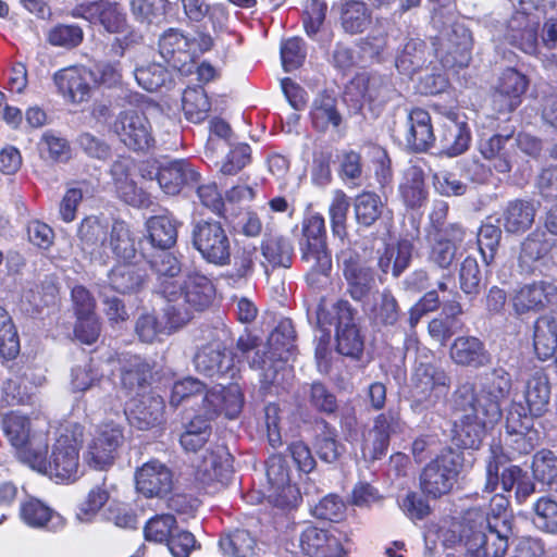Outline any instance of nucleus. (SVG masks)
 <instances>
[{
    "label": "nucleus",
    "instance_id": "obj_1",
    "mask_svg": "<svg viewBox=\"0 0 557 557\" xmlns=\"http://www.w3.org/2000/svg\"><path fill=\"white\" fill-rule=\"evenodd\" d=\"M511 388L510 374L503 368L494 369L479 393L473 383H460L451 396L455 421V441L466 449H478L488 426L502 418V401Z\"/></svg>",
    "mask_w": 557,
    "mask_h": 557
},
{
    "label": "nucleus",
    "instance_id": "obj_2",
    "mask_svg": "<svg viewBox=\"0 0 557 557\" xmlns=\"http://www.w3.org/2000/svg\"><path fill=\"white\" fill-rule=\"evenodd\" d=\"M48 456V435H39L33 442V450L24 451L26 465L39 473L59 482H75L81 475L79 443L73 432L61 433Z\"/></svg>",
    "mask_w": 557,
    "mask_h": 557
},
{
    "label": "nucleus",
    "instance_id": "obj_3",
    "mask_svg": "<svg viewBox=\"0 0 557 557\" xmlns=\"http://www.w3.org/2000/svg\"><path fill=\"white\" fill-rule=\"evenodd\" d=\"M173 296H168L163 308L166 323L178 329L188 323L195 311H203L215 297V287L206 275L193 272L178 283Z\"/></svg>",
    "mask_w": 557,
    "mask_h": 557
},
{
    "label": "nucleus",
    "instance_id": "obj_4",
    "mask_svg": "<svg viewBox=\"0 0 557 557\" xmlns=\"http://www.w3.org/2000/svg\"><path fill=\"white\" fill-rule=\"evenodd\" d=\"M462 462V453L443 449L421 470L419 484L422 493L432 498L449 494L458 481Z\"/></svg>",
    "mask_w": 557,
    "mask_h": 557
},
{
    "label": "nucleus",
    "instance_id": "obj_5",
    "mask_svg": "<svg viewBox=\"0 0 557 557\" xmlns=\"http://www.w3.org/2000/svg\"><path fill=\"white\" fill-rule=\"evenodd\" d=\"M296 332L290 319L281 320L268 338L269 350L263 356L256 351L251 368L264 371V381L277 382V366L275 362H286L296 348Z\"/></svg>",
    "mask_w": 557,
    "mask_h": 557
},
{
    "label": "nucleus",
    "instance_id": "obj_6",
    "mask_svg": "<svg viewBox=\"0 0 557 557\" xmlns=\"http://www.w3.org/2000/svg\"><path fill=\"white\" fill-rule=\"evenodd\" d=\"M411 396L414 409L433 408L451 384L448 373L440 366L421 362L411 375Z\"/></svg>",
    "mask_w": 557,
    "mask_h": 557
},
{
    "label": "nucleus",
    "instance_id": "obj_7",
    "mask_svg": "<svg viewBox=\"0 0 557 557\" xmlns=\"http://www.w3.org/2000/svg\"><path fill=\"white\" fill-rule=\"evenodd\" d=\"M301 260L309 263L313 272L326 275L332 268V258L326 246L324 218L319 213L306 216L301 224Z\"/></svg>",
    "mask_w": 557,
    "mask_h": 557
},
{
    "label": "nucleus",
    "instance_id": "obj_8",
    "mask_svg": "<svg viewBox=\"0 0 557 557\" xmlns=\"http://www.w3.org/2000/svg\"><path fill=\"white\" fill-rule=\"evenodd\" d=\"M191 243L201 257L214 265L223 267L231 262V240L219 221L201 220L191 231Z\"/></svg>",
    "mask_w": 557,
    "mask_h": 557
},
{
    "label": "nucleus",
    "instance_id": "obj_9",
    "mask_svg": "<svg viewBox=\"0 0 557 557\" xmlns=\"http://www.w3.org/2000/svg\"><path fill=\"white\" fill-rule=\"evenodd\" d=\"M123 443V426L113 421L104 422L87 443L84 461L95 470H107L114 463Z\"/></svg>",
    "mask_w": 557,
    "mask_h": 557
},
{
    "label": "nucleus",
    "instance_id": "obj_10",
    "mask_svg": "<svg viewBox=\"0 0 557 557\" xmlns=\"http://www.w3.org/2000/svg\"><path fill=\"white\" fill-rule=\"evenodd\" d=\"M265 475L269 502L281 509L296 507L301 496L298 487L292 484L287 460L281 455L269 457L265 462Z\"/></svg>",
    "mask_w": 557,
    "mask_h": 557
},
{
    "label": "nucleus",
    "instance_id": "obj_11",
    "mask_svg": "<svg viewBox=\"0 0 557 557\" xmlns=\"http://www.w3.org/2000/svg\"><path fill=\"white\" fill-rule=\"evenodd\" d=\"M347 284V293L355 301L364 300L375 285L374 272L351 248H344L337 253Z\"/></svg>",
    "mask_w": 557,
    "mask_h": 557
},
{
    "label": "nucleus",
    "instance_id": "obj_12",
    "mask_svg": "<svg viewBox=\"0 0 557 557\" xmlns=\"http://www.w3.org/2000/svg\"><path fill=\"white\" fill-rule=\"evenodd\" d=\"M193 361L199 374L215 381L233 380L238 371L233 354L220 342L200 347Z\"/></svg>",
    "mask_w": 557,
    "mask_h": 557
},
{
    "label": "nucleus",
    "instance_id": "obj_13",
    "mask_svg": "<svg viewBox=\"0 0 557 557\" xmlns=\"http://www.w3.org/2000/svg\"><path fill=\"white\" fill-rule=\"evenodd\" d=\"M506 445L513 454L527 455L537 445L539 434L521 403H512L506 417Z\"/></svg>",
    "mask_w": 557,
    "mask_h": 557
},
{
    "label": "nucleus",
    "instance_id": "obj_14",
    "mask_svg": "<svg viewBox=\"0 0 557 557\" xmlns=\"http://www.w3.org/2000/svg\"><path fill=\"white\" fill-rule=\"evenodd\" d=\"M113 129L121 141L133 150L148 149L154 143L150 122L143 112L137 110L120 112Z\"/></svg>",
    "mask_w": 557,
    "mask_h": 557
},
{
    "label": "nucleus",
    "instance_id": "obj_15",
    "mask_svg": "<svg viewBox=\"0 0 557 557\" xmlns=\"http://www.w3.org/2000/svg\"><path fill=\"white\" fill-rule=\"evenodd\" d=\"M336 317V349L346 357L358 359L363 351V338L354 321L355 310L347 300H338L333 306Z\"/></svg>",
    "mask_w": 557,
    "mask_h": 557
},
{
    "label": "nucleus",
    "instance_id": "obj_16",
    "mask_svg": "<svg viewBox=\"0 0 557 557\" xmlns=\"http://www.w3.org/2000/svg\"><path fill=\"white\" fill-rule=\"evenodd\" d=\"M76 18H84L90 24H100L107 32L121 33L126 27V15L116 1L95 0L77 4L71 12Z\"/></svg>",
    "mask_w": 557,
    "mask_h": 557
},
{
    "label": "nucleus",
    "instance_id": "obj_17",
    "mask_svg": "<svg viewBox=\"0 0 557 557\" xmlns=\"http://www.w3.org/2000/svg\"><path fill=\"white\" fill-rule=\"evenodd\" d=\"M158 181L160 188L168 195H177L184 187L194 185L199 180V173L186 159H173L159 162L156 171H149Z\"/></svg>",
    "mask_w": 557,
    "mask_h": 557
},
{
    "label": "nucleus",
    "instance_id": "obj_18",
    "mask_svg": "<svg viewBox=\"0 0 557 557\" xmlns=\"http://www.w3.org/2000/svg\"><path fill=\"white\" fill-rule=\"evenodd\" d=\"M438 52L446 67H465L471 60L472 38L469 29L460 24H451L441 37Z\"/></svg>",
    "mask_w": 557,
    "mask_h": 557
},
{
    "label": "nucleus",
    "instance_id": "obj_19",
    "mask_svg": "<svg viewBox=\"0 0 557 557\" xmlns=\"http://www.w3.org/2000/svg\"><path fill=\"white\" fill-rule=\"evenodd\" d=\"M466 234L467 232L462 225L451 223L446 233L426 235L430 245L429 261L440 269H449L457 259Z\"/></svg>",
    "mask_w": 557,
    "mask_h": 557
},
{
    "label": "nucleus",
    "instance_id": "obj_20",
    "mask_svg": "<svg viewBox=\"0 0 557 557\" xmlns=\"http://www.w3.org/2000/svg\"><path fill=\"white\" fill-rule=\"evenodd\" d=\"M119 386L124 396H140L150 385L152 369L137 355H122L119 358Z\"/></svg>",
    "mask_w": 557,
    "mask_h": 557
},
{
    "label": "nucleus",
    "instance_id": "obj_21",
    "mask_svg": "<svg viewBox=\"0 0 557 557\" xmlns=\"http://www.w3.org/2000/svg\"><path fill=\"white\" fill-rule=\"evenodd\" d=\"M557 300V285L550 281H534L524 284L512 298V306L517 314L539 312Z\"/></svg>",
    "mask_w": 557,
    "mask_h": 557
},
{
    "label": "nucleus",
    "instance_id": "obj_22",
    "mask_svg": "<svg viewBox=\"0 0 557 557\" xmlns=\"http://www.w3.org/2000/svg\"><path fill=\"white\" fill-rule=\"evenodd\" d=\"M165 404L154 393L143 394L124 409V416L131 426L147 431L160 425L164 420Z\"/></svg>",
    "mask_w": 557,
    "mask_h": 557
},
{
    "label": "nucleus",
    "instance_id": "obj_23",
    "mask_svg": "<svg viewBox=\"0 0 557 557\" xmlns=\"http://www.w3.org/2000/svg\"><path fill=\"white\" fill-rule=\"evenodd\" d=\"M137 491L148 498L164 497L173 487L172 471L159 460L144 463L135 473Z\"/></svg>",
    "mask_w": 557,
    "mask_h": 557
},
{
    "label": "nucleus",
    "instance_id": "obj_24",
    "mask_svg": "<svg viewBox=\"0 0 557 557\" xmlns=\"http://www.w3.org/2000/svg\"><path fill=\"white\" fill-rule=\"evenodd\" d=\"M348 92L356 90L361 99L374 107H381L393 100L397 90L392 77L379 73H363L357 75L348 86Z\"/></svg>",
    "mask_w": 557,
    "mask_h": 557
},
{
    "label": "nucleus",
    "instance_id": "obj_25",
    "mask_svg": "<svg viewBox=\"0 0 557 557\" xmlns=\"http://www.w3.org/2000/svg\"><path fill=\"white\" fill-rule=\"evenodd\" d=\"M509 500L503 494H495L490 499L488 512L486 516L479 510L472 509L466 513L465 525H472L474 530H482L483 533H491L498 530L500 524H507L509 533L505 540L508 543L509 537L512 535V521L508 513Z\"/></svg>",
    "mask_w": 557,
    "mask_h": 557
},
{
    "label": "nucleus",
    "instance_id": "obj_26",
    "mask_svg": "<svg viewBox=\"0 0 557 557\" xmlns=\"http://www.w3.org/2000/svg\"><path fill=\"white\" fill-rule=\"evenodd\" d=\"M150 269L156 275V283L153 290L160 295L164 300L168 296L175 294V288H178V276L182 272L181 262L178 259L168 250L159 251L148 259Z\"/></svg>",
    "mask_w": 557,
    "mask_h": 557
},
{
    "label": "nucleus",
    "instance_id": "obj_27",
    "mask_svg": "<svg viewBox=\"0 0 557 557\" xmlns=\"http://www.w3.org/2000/svg\"><path fill=\"white\" fill-rule=\"evenodd\" d=\"M300 548L308 557H344L341 540L331 530L307 527L299 537Z\"/></svg>",
    "mask_w": 557,
    "mask_h": 557
},
{
    "label": "nucleus",
    "instance_id": "obj_28",
    "mask_svg": "<svg viewBox=\"0 0 557 557\" xmlns=\"http://www.w3.org/2000/svg\"><path fill=\"white\" fill-rule=\"evenodd\" d=\"M479 150L497 173L506 174L511 171L512 159L516 153V143L512 134H494L488 138H482Z\"/></svg>",
    "mask_w": 557,
    "mask_h": 557
},
{
    "label": "nucleus",
    "instance_id": "obj_29",
    "mask_svg": "<svg viewBox=\"0 0 557 557\" xmlns=\"http://www.w3.org/2000/svg\"><path fill=\"white\" fill-rule=\"evenodd\" d=\"M510 457L503 453L502 447H491V456L486 463V482L484 490L488 493L495 492L500 481L503 490L509 492L519 484L525 472L518 466H510L503 470L499 478V468L504 466Z\"/></svg>",
    "mask_w": 557,
    "mask_h": 557
},
{
    "label": "nucleus",
    "instance_id": "obj_30",
    "mask_svg": "<svg viewBox=\"0 0 557 557\" xmlns=\"http://www.w3.org/2000/svg\"><path fill=\"white\" fill-rule=\"evenodd\" d=\"M528 87L527 77L515 69H506L498 81L493 101L499 112H511L521 102Z\"/></svg>",
    "mask_w": 557,
    "mask_h": 557
},
{
    "label": "nucleus",
    "instance_id": "obj_31",
    "mask_svg": "<svg viewBox=\"0 0 557 557\" xmlns=\"http://www.w3.org/2000/svg\"><path fill=\"white\" fill-rule=\"evenodd\" d=\"M190 40L181 32L170 28L159 39V52L162 59L174 70L188 72L193 60L189 52Z\"/></svg>",
    "mask_w": 557,
    "mask_h": 557
},
{
    "label": "nucleus",
    "instance_id": "obj_32",
    "mask_svg": "<svg viewBox=\"0 0 557 557\" xmlns=\"http://www.w3.org/2000/svg\"><path fill=\"white\" fill-rule=\"evenodd\" d=\"M219 385L222 386L221 391L206 392L202 397L205 411L209 416L224 413L228 419H234L244 406L243 392L237 384H231L227 387H224L223 383Z\"/></svg>",
    "mask_w": 557,
    "mask_h": 557
},
{
    "label": "nucleus",
    "instance_id": "obj_33",
    "mask_svg": "<svg viewBox=\"0 0 557 557\" xmlns=\"http://www.w3.org/2000/svg\"><path fill=\"white\" fill-rule=\"evenodd\" d=\"M403 421L399 410L389 408L380 413L373 423L370 432L372 436L370 454L372 459H381L387 451L392 435L401 432Z\"/></svg>",
    "mask_w": 557,
    "mask_h": 557
},
{
    "label": "nucleus",
    "instance_id": "obj_34",
    "mask_svg": "<svg viewBox=\"0 0 557 557\" xmlns=\"http://www.w3.org/2000/svg\"><path fill=\"white\" fill-rule=\"evenodd\" d=\"M451 360L462 367L480 369L491 363L485 344L475 336H458L450 346Z\"/></svg>",
    "mask_w": 557,
    "mask_h": 557
},
{
    "label": "nucleus",
    "instance_id": "obj_35",
    "mask_svg": "<svg viewBox=\"0 0 557 557\" xmlns=\"http://www.w3.org/2000/svg\"><path fill=\"white\" fill-rule=\"evenodd\" d=\"M2 428L12 446L16 448L17 458L23 463H26L23 454L26 450H29V453L33 450L34 440L39 435H47L44 431H34L28 418L16 412L3 418Z\"/></svg>",
    "mask_w": 557,
    "mask_h": 557
},
{
    "label": "nucleus",
    "instance_id": "obj_36",
    "mask_svg": "<svg viewBox=\"0 0 557 557\" xmlns=\"http://www.w3.org/2000/svg\"><path fill=\"white\" fill-rule=\"evenodd\" d=\"M406 143L414 152L428 151L435 141L431 116L423 109L411 110L406 121Z\"/></svg>",
    "mask_w": 557,
    "mask_h": 557
},
{
    "label": "nucleus",
    "instance_id": "obj_37",
    "mask_svg": "<svg viewBox=\"0 0 557 557\" xmlns=\"http://www.w3.org/2000/svg\"><path fill=\"white\" fill-rule=\"evenodd\" d=\"M20 518L26 525L34 529L46 528L57 531L64 525V519L58 512L36 498H29L21 504Z\"/></svg>",
    "mask_w": 557,
    "mask_h": 557
},
{
    "label": "nucleus",
    "instance_id": "obj_38",
    "mask_svg": "<svg viewBox=\"0 0 557 557\" xmlns=\"http://www.w3.org/2000/svg\"><path fill=\"white\" fill-rule=\"evenodd\" d=\"M554 243L547 238L546 233L534 231L521 243L518 265L522 273L531 274L537 269V262L544 259L552 250Z\"/></svg>",
    "mask_w": 557,
    "mask_h": 557
},
{
    "label": "nucleus",
    "instance_id": "obj_39",
    "mask_svg": "<svg viewBox=\"0 0 557 557\" xmlns=\"http://www.w3.org/2000/svg\"><path fill=\"white\" fill-rule=\"evenodd\" d=\"M87 76L91 77L85 69L69 67L54 74V83L72 102L79 103L90 96L91 88Z\"/></svg>",
    "mask_w": 557,
    "mask_h": 557
},
{
    "label": "nucleus",
    "instance_id": "obj_40",
    "mask_svg": "<svg viewBox=\"0 0 557 557\" xmlns=\"http://www.w3.org/2000/svg\"><path fill=\"white\" fill-rule=\"evenodd\" d=\"M147 282V273L136 264L124 261L111 269L108 273V284L120 294L139 292Z\"/></svg>",
    "mask_w": 557,
    "mask_h": 557
},
{
    "label": "nucleus",
    "instance_id": "obj_41",
    "mask_svg": "<svg viewBox=\"0 0 557 557\" xmlns=\"http://www.w3.org/2000/svg\"><path fill=\"white\" fill-rule=\"evenodd\" d=\"M536 208L532 201L515 199L507 203L502 214V225L507 233L522 234L534 223Z\"/></svg>",
    "mask_w": 557,
    "mask_h": 557
},
{
    "label": "nucleus",
    "instance_id": "obj_42",
    "mask_svg": "<svg viewBox=\"0 0 557 557\" xmlns=\"http://www.w3.org/2000/svg\"><path fill=\"white\" fill-rule=\"evenodd\" d=\"M312 445L318 458L327 465H337L346 454V446L338 438L337 430L325 420Z\"/></svg>",
    "mask_w": 557,
    "mask_h": 557
},
{
    "label": "nucleus",
    "instance_id": "obj_43",
    "mask_svg": "<svg viewBox=\"0 0 557 557\" xmlns=\"http://www.w3.org/2000/svg\"><path fill=\"white\" fill-rule=\"evenodd\" d=\"M550 398V387L548 377L542 371H535L528 380L524 391V400L527 406V414L531 416V420L543 416L548 407Z\"/></svg>",
    "mask_w": 557,
    "mask_h": 557
},
{
    "label": "nucleus",
    "instance_id": "obj_44",
    "mask_svg": "<svg viewBox=\"0 0 557 557\" xmlns=\"http://www.w3.org/2000/svg\"><path fill=\"white\" fill-rule=\"evenodd\" d=\"M177 225L178 222L169 213L149 218L146 222L149 242L160 251L169 250L176 244Z\"/></svg>",
    "mask_w": 557,
    "mask_h": 557
},
{
    "label": "nucleus",
    "instance_id": "obj_45",
    "mask_svg": "<svg viewBox=\"0 0 557 557\" xmlns=\"http://www.w3.org/2000/svg\"><path fill=\"white\" fill-rule=\"evenodd\" d=\"M106 248H109L117 260L131 261L135 258L136 240L128 224L121 220H115L108 233Z\"/></svg>",
    "mask_w": 557,
    "mask_h": 557
},
{
    "label": "nucleus",
    "instance_id": "obj_46",
    "mask_svg": "<svg viewBox=\"0 0 557 557\" xmlns=\"http://www.w3.org/2000/svg\"><path fill=\"white\" fill-rule=\"evenodd\" d=\"M310 117L312 126L322 133L330 127L337 128L343 120L336 108V99L326 92L320 94L313 100Z\"/></svg>",
    "mask_w": 557,
    "mask_h": 557
},
{
    "label": "nucleus",
    "instance_id": "obj_47",
    "mask_svg": "<svg viewBox=\"0 0 557 557\" xmlns=\"http://www.w3.org/2000/svg\"><path fill=\"white\" fill-rule=\"evenodd\" d=\"M534 350L539 359L547 360L557 350V320L549 315L540 317L534 324Z\"/></svg>",
    "mask_w": 557,
    "mask_h": 557
},
{
    "label": "nucleus",
    "instance_id": "obj_48",
    "mask_svg": "<svg viewBox=\"0 0 557 557\" xmlns=\"http://www.w3.org/2000/svg\"><path fill=\"white\" fill-rule=\"evenodd\" d=\"M399 193L409 208H419L425 202L428 191L424 185V172L420 166L411 165L405 171Z\"/></svg>",
    "mask_w": 557,
    "mask_h": 557
},
{
    "label": "nucleus",
    "instance_id": "obj_49",
    "mask_svg": "<svg viewBox=\"0 0 557 557\" xmlns=\"http://www.w3.org/2000/svg\"><path fill=\"white\" fill-rule=\"evenodd\" d=\"M261 252L273 268H289L294 248L290 240L282 235L265 234L261 243Z\"/></svg>",
    "mask_w": 557,
    "mask_h": 557
},
{
    "label": "nucleus",
    "instance_id": "obj_50",
    "mask_svg": "<svg viewBox=\"0 0 557 557\" xmlns=\"http://www.w3.org/2000/svg\"><path fill=\"white\" fill-rule=\"evenodd\" d=\"M531 469L536 482L552 492H557V455L553 450L543 448L536 451Z\"/></svg>",
    "mask_w": 557,
    "mask_h": 557
},
{
    "label": "nucleus",
    "instance_id": "obj_51",
    "mask_svg": "<svg viewBox=\"0 0 557 557\" xmlns=\"http://www.w3.org/2000/svg\"><path fill=\"white\" fill-rule=\"evenodd\" d=\"M257 545L252 534L243 529H236L221 535L219 546L228 557H252Z\"/></svg>",
    "mask_w": 557,
    "mask_h": 557
},
{
    "label": "nucleus",
    "instance_id": "obj_52",
    "mask_svg": "<svg viewBox=\"0 0 557 557\" xmlns=\"http://www.w3.org/2000/svg\"><path fill=\"white\" fill-rule=\"evenodd\" d=\"M94 397L99 409L106 414L119 416L124 413V396L121 387L109 377L99 381L97 388L94 391Z\"/></svg>",
    "mask_w": 557,
    "mask_h": 557
},
{
    "label": "nucleus",
    "instance_id": "obj_53",
    "mask_svg": "<svg viewBox=\"0 0 557 557\" xmlns=\"http://www.w3.org/2000/svg\"><path fill=\"white\" fill-rule=\"evenodd\" d=\"M109 227L96 216L84 219L78 227L77 236L82 249L95 253L99 248H106Z\"/></svg>",
    "mask_w": 557,
    "mask_h": 557
},
{
    "label": "nucleus",
    "instance_id": "obj_54",
    "mask_svg": "<svg viewBox=\"0 0 557 557\" xmlns=\"http://www.w3.org/2000/svg\"><path fill=\"white\" fill-rule=\"evenodd\" d=\"M304 398L313 410L331 416L338 405L335 394L322 382H312L301 387Z\"/></svg>",
    "mask_w": 557,
    "mask_h": 557
},
{
    "label": "nucleus",
    "instance_id": "obj_55",
    "mask_svg": "<svg viewBox=\"0 0 557 557\" xmlns=\"http://www.w3.org/2000/svg\"><path fill=\"white\" fill-rule=\"evenodd\" d=\"M471 140L470 129L466 123L450 122L442 135L443 153L457 157L468 150Z\"/></svg>",
    "mask_w": 557,
    "mask_h": 557
},
{
    "label": "nucleus",
    "instance_id": "obj_56",
    "mask_svg": "<svg viewBox=\"0 0 557 557\" xmlns=\"http://www.w3.org/2000/svg\"><path fill=\"white\" fill-rule=\"evenodd\" d=\"M426 62V45L423 40L409 39L396 57V67L400 73L410 75L421 69Z\"/></svg>",
    "mask_w": 557,
    "mask_h": 557
},
{
    "label": "nucleus",
    "instance_id": "obj_57",
    "mask_svg": "<svg viewBox=\"0 0 557 557\" xmlns=\"http://www.w3.org/2000/svg\"><path fill=\"white\" fill-rule=\"evenodd\" d=\"M384 205L379 195L363 191L355 198L354 211L359 225L372 226L382 215Z\"/></svg>",
    "mask_w": 557,
    "mask_h": 557
},
{
    "label": "nucleus",
    "instance_id": "obj_58",
    "mask_svg": "<svg viewBox=\"0 0 557 557\" xmlns=\"http://www.w3.org/2000/svg\"><path fill=\"white\" fill-rule=\"evenodd\" d=\"M169 0H129V10L139 23L159 25L165 21Z\"/></svg>",
    "mask_w": 557,
    "mask_h": 557
},
{
    "label": "nucleus",
    "instance_id": "obj_59",
    "mask_svg": "<svg viewBox=\"0 0 557 557\" xmlns=\"http://www.w3.org/2000/svg\"><path fill=\"white\" fill-rule=\"evenodd\" d=\"M400 308L389 289H383L371 310V317L379 326L394 327L400 319Z\"/></svg>",
    "mask_w": 557,
    "mask_h": 557
},
{
    "label": "nucleus",
    "instance_id": "obj_60",
    "mask_svg": "<svg viewBox=\"0 0 557 557\" xmlns=\"http://www.w3.org/2000/svg\"><path fill=\"white\" fill-rule=\"evenodd\" d=\"M532 523L545 533L557 534V502L550 496H542L532 506Z\"/></svg>",
    "mask_w": 557,
    "mask_h": 557
},
{
    "label": "nucleus",
    "instance_id": "obj_61",
    "mask_svg": "<svg viewBox=\"0 0 557 557\" xmlns=\"http://www.w3.org/2000/svg\"><path fill=\"white\" fill-rule=\"evenodd\" d=\"M134 76L138 85L150 92L172 84L171 72L157 62L136 67L134 70Z\"/></svg>",
    "mask_w": 557,
    "mask_h": 557
},
{
    "label": "nucleus",
    "instance_id": "obj_62",
    "mask_svg": "<svg viewBox=\"0 0 557 557\" xmlns=\"http://www.w3.org/2000/svg\"><path fill=\"white\" fill-rule=\"evenodd\" d=\"M341 20L346 33L359 34L369 26L371 13L364 2L350 0L343 5Z\"/></svg>",
    "mask_w": 557,
    "mask_h": 557
},
{
    "label": "nucleus",
    "instance_id": "obj_63",
    "mask_svg": "<svg viewBox=\"0 0 557 557\" xmlns=\"http://www.w3.org/2000/svg\"><path fill=\"white\" fill-rule=\"evenodd\" d=\"M185 117L193 123H201L208 116L211 103L202 88H187L182 98Z\"/></svg>",
    "mask_w": 557,
    "mask_h": 557
},
{
    "label": "nucleus",
    "instance_id": "obj_64",
    "mask_svg": "<svg viewBox=\"0 0 557 557\" xmlns=\"http://www.w3.org/2000/svg\"><path fill=\"white\" fill-rule=\"evenodd\" d=\"M349 208L348 196L343 190H335L329 207V216L333 235L342 240L347 236L346 222Z\"/></svg>",
    "mask_w": 557,
    "mask_h": 557
}]
</instances>
